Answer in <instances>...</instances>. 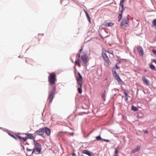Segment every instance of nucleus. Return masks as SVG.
I'll use <instances>...</instances> for the list:
<instances>
[{
	"label": "nucleus",
	"mask_w": 156,
	"mask_h": 156,
	"mask_svg": "<svg viewBox=\"0 0 156 156\" xmlns=\"http://www.w3.org/2000/svg\"><path fill=\"white\" fill-rule=\"evenodd\" d=\"M44 128H41L37 130L35 133L39 135L42 136L44 133Z\"/></svg>",
	"instance_id": "7"
},
{
	"label": "nucleus",
	"mask_w": 156,
	"mask_h": 156,
	"mask_svg": "<svg viewBox=\"0 0 156 156\" xmlns=\"http://www.w3.org/2000/svg\"><path fill=\"white\" fill-rule=\"evenodd\" d=\"M27 151H31L32 150H33V149H30L29 148L27 147Z\"/></svg>",
	"instance_id": "36"
},
{
	"label": "nucleus",
	"mask_w": 156,
	"mask_h": 156,
	"mask_svg": "<svg viewBox=\"0 0 156 156\" xmlns=\"http://www.w3.org/2000/svg\"><path fill=\"white\" fill-rule=\"evenodd\" d=\"M118 150L117 148H116L115 149L114 156H118Z\"/></svg>",
	"instance_id": "28"
},
{
	"label": "nucleus",
	"mask_w": 156,
	"mask_h": 156,
	"mask_svg": "<svg viewBox=\"0 0 156 156\" xmlns=\"http://www.w3.org/2000/svg\"><path fill=\"white\" fill-rule=\"evenodd\" d=\"M144 132L145 133H148V131L147 130H145V131H144Z\"/></svg>",
	"instance_id": "40"
},
{
	"label": "nucleus",
	"mask_w": 156,
	"mask_h": 156,
	"mask_svg": "<svg viewBox=\"0 0 156 156\" xmlns=\"http://www.w3.org/2000/svg\"><path fill=\"white\" fill-rule=\"evenodd\" d=\"M9 134L10 135V136L12 137V138H14V139H15L16 140H17L18 139V137H17L16 136H17V135H16V136H14V135L10 134V133H9Z\"/></svg>",
	"instance_id": "30"
},
{
	"label": "nucleus",
	"mask_w": 156,
	"mask_h": 156,
	"mask_svg": "<svg viewBox=\"0 0 156 156\" xmlns=\"http://www.w3.org/2000/svg\"><path fill=\"white\" fill-rule=\"evenodd\" d=\"M129 20L127 17L124 18L121 22L120 27L122 28L125 29L126 27H128L129 22Z\"/></svg>",
	"instance_id": "5"
},
{
	"label": "nucleus",
	"mask_w": 156,
	"mask_h": 156,
	"mask_svg": "<svg viewBox=\"0 0 156 156\" xmlns=\"http://www.w3.org/2000/svg\"><path fill=\"white\" fill-rule=\"evenodd\" d=\"M34 142L35 147L33 149L32 154H33V153L36 154H39L40 153L41 149V145L40 144L37 143L35 140H34Z\"/></svg>",
	"instance_id": "3"
},
{
	"label": "nucleus",
	"mask_w": 156,
	"mask_h": 156,
	"mask_svg": "<svg viewBox=\"0 0 156 156\" xmlns=\"http://www.w3.org/2000/svg\"><path fill=\"white\" fill-rule=\"evenodd\" d=\"M124 93L125 95V100L126 102H127L128 100L129 92L128 90L123 89Z\"/></svg>",
	"instance_id": "13"
},
{
	"label": "nucleus",
	"mask_w": 156,
	"mask_h": 156,
	"mask_svg": "<svg viewBox=\"0 0 156 156\" xmlns=\"http://www.w3.org/2000/svg\"><path fill=\"white\" fill-rule=\"evenodd\" d=\"M104 60L105 61V62H106L108 66H110L111 64V63L110 61L108 58Z\"/></svg>",
	"instance_id": "24"
},
{
	"label": "nucleus",
	"mask_w": 156,
	"mask_h": 156,
	"mask_svg": "<svg viewBox=\"0 0 156 156\" xmlns=\"http://www.w3.org/2000/svg\"><path fill=\"white\" fill-rule=\"evenodd\" d=\"M131 110L134 111H136L138 110V108L136 107L133 105L132 107Z\"/></svg>",
	"instance_id": "26"
},
{
	"label": "nucleus",
	"mask_w": 156,
	"mask_h": 156,
	"mask_svg": "<svg viewBox=\"0 0 156 156\" xmlns=\"http://www.w3.org/2000/svg\"><path fill=\"white\" fill-rule=\"evenodd\" d=\"M72 62H73V60H72Z\"/></svg>",
	"instance_id": "41"
},
{
	"label": "nucleus",
	"mask_w": 156,
	"mask_h": 156,
	"mask_svg": "<svg viewBox=\"0 0 156 156\" xmlns=\"http://www.w3.org/2000/svg\"><path fill=\"white\" fill-rule=\"evenodd\" d=\"M152 62H153L155 63V64H156V60L155 59H153L152 60Z\"/></svg>",
	"instance_id": "38"
},
{
	"label": "nucleus",
	"mask_w": 156,
	"mask_h": 156,
	"mask_svg": "<svg viewBox=\"0 0 156 156\" xmlns=\"http://www.w3.org/2000/svg\"><path fill=\"white\" fill-rule=\"evenodd\" d=\"M72 156H76V154L75 153H73L72 154Z\"/></svg>",
	"instance_id": "39"
},
{
	"label": "nucleus",
	"mask_w": 156,
	"mask_h": 156,
	"mask_svg": "<svg viewBox=\"0 0 156 156\" xmlns=\"http://www.w3.org/2000/svg\"><path fill=\"white\" fill-rule=\"evenodd\" d=\"M122 13L121 12V14H119L118 16V21L119 22L120 21L122 17Z\"/></svg>",
	"instance_id": "29"
},
{
	"label": "nucleus",
	"mask_w": 156,
	"mask_h": 156,
	"mask_svg": "<svg viewBox=\"0 0 156 156\" xmlns=\"http://www.w3.org/2000/svg\"><path fill=\"white\" fill-rule=\"evenodd\" d=\"M56 76L54 73H52L50 74L48 77V81L50 83L49 88H55L54 85L56 79Z\"/></svg>",
	"instance_id": "2"
},
{
	"label": "nucleus",
	"mask_w": 156,
	"mask_h": 156,
	"mask_svg": "<svg viewBox=\"0 0 156 156\" xmlns=\"http://www.w3.org/2000/svg\"><path fill=\"white\" fill-rule=\"evenodd\" d=\"M17 137H18L19 140L22 142H25L27 140V138L26 137H22L20 136H16Z\"/></svg>",
	"instance_id": "16"
},
{
	"label": "nucleus",
	"mask_w": 156,
	"mask_h": 156,
	"mask_svg": "<svg viewBox=\"0 0 156 156\" xmlns=\"http://www.w3.org/2000/svg\"><path fill=\"white\" fill-rule=\"evenodd\" d=\"M115 67H116V68L117 69H119L120 68V67H119L117 65V63H116V64L115 65Z\"/></svg>",
	"instance_id": "37"
},
{
	"label": "nucleus",
	"mask_w": 156,
	"mask_h": 156,
	"mask_svg": "<svg viewBox=\"0 0 156 156\" xmlns=\"http://www.w3.org/2000/svg\"><path fill=\"white\" fill-rule=\"evenodd\" d=\"M142 80L145 84L147 85H148L149 84V81L145 76H143L142 77Z\"/></svg>",
	"instance_id": "10"
},
{
	"label": "nucleus",
	"mask_w": 156,
	"mask_h": 156,
	"mask_svg": "<svg viewBox=\"0 0 156 156\" xmlns=\"http://www.w3.org/2000/svg\"><path fill=\"white\" fill-rule=\"evenodd\" d=\"M83 46L81 47V49L79 50V53L77 55L78 58L75 62V65H78V67L81 66V64L83 66H85L88 62L87 53L86 52H82L83 51Z\"/></svg>",
	"instance_id": "1"
},
{
	"label": "nucleus",
	"mask_w": 156,
	"mask_h": 156,
	"mask_svg": "<svg viewBox=\"0 0 156 156\" xmlns=\"http://www.w3.org/2000/svg\"><path fill=\"white\" fill-rule=\"evenodd\" d=\"M77 74L78 76L76 77L77 84V85H80L81 86V85H82L83 83V78L80 73L78 72Z\"/></svg>",
	"instance_id": "6"
},
{
	"label": "nucleus",
	"mask_w": 156,
	"mask_h": 156,
	"mask_svg": "<svg viewBox=\"0 0 156 156\" xmlns=\"http://www.w3.org/2000/svg\"><path fill=\"white\" fill-rule=\"evenodd\" d=\"M26 62L27 64L31 65L33 66L34 63V61L29 58H26Z\"/></svg>",
	"instance_id": "9"
},
{
	"label": "nucleus",
	"mask_w": 156,
	"mask_h": 156,
	"mask_svg": "<svg viewBox=\"0 0 156 156\" xmlns=\"http://www.w3.org/2000/svg\"><path fill=\"white\" fill-rule=\"evenodd\" d=\"M78 92L79 94H81L82 93V85H81V86H80V85H78Z\"/></svg>",
	"instance_id": "22"
},
{
	"label": "nucleus",
	"mask_w": 156,
	"mask_h": 156,
	"mask_svg": "<svg viewBox=\"0 0 156 156\" xmlns=\"http://www.w3.org/2000/svg\"><path fill=\"white\" fill-rule=\"evenodd\" d=\"M152 52L154 53V55L156 54V50H155L153 49L152 50Z\"/></svg>",
	"instance_id": "35"
},
{
	"label": "nucleus",
	"mask_w": 156,
	"mask_h": 156,
	"mask_svg": "<svg viewBox=\"0 0 156 156\" xmlns=\"http://www.w3.org/2000/svg\"><path fill=\"white\" fill-rule=\"evenodd\" d=\"M150 67L151 69L153 70H155V68L154 66L152 65V64H149Z\"/></svg>",
	"instance_id": "27"
},
{
	"label": "nucleus",
	"mask_w": 156,
	"mask_h": 156,
	"mask_svg": "<svg viewBox=\"0 0 156 156\" xmlns=\"http://www.w3.org/2000/svg\"><path fill=\"white\" fill-rule=\"evenodd\" d=\"M112 72L113 74L114 75H115L116 74H117V73H116V71L115 70H114L113 69H112Z\"/></svg>",
	"instance_id": "33"
},
{
	"label": "nucleus",
	"mask_w": 156,
	"mask_h": 156,
	"mask_svg": "<svg viewBox=\"0 0 156 156\" xmlns=\"http://www.w3.org/2000/svg\"><path fill=\"white\" fill-rule=\"evenodd\" d=\"M140 149V147H137L134 148L132 151V153H135L139 151Z\"/></svg>",
	"instance_id": "20"
},
{
	"label": "nucleus",
	"mask_w": 156,
	"mask_h": 156,
	"mask_svg": "<svg viewBox=\"0 0 156 156\" xmlns=\"http://www.w3.org/2000/svg\"><path fill=\"white\" fill-rule=\"evenodd\" d=\"M107 52L109 54V56L110 58H114V54L113 51L110 49H108L107 51Z\"/></svg>",
	"instance_id": "8"
},
{
	"label": "nucleus",
	"mask_w": 156,
	"mask_h": 156,
	"mask_svg": "<svg viewBox=\"0 0 156 156\" xmlns=\"http://www.w3.org/2000/svg\"><path fill=\"white\" fill-rule=\"evenodd\" d=\"M50 90L49 92L48 100L49 101V103L51 102L55 94V88H49Z\"/></svg>",
	"instance_id": "4"
},
{
	"label": "nucleus",
	"mask_w": 156,
	"mask_h": 156,
	"mask_svg": "<svg viewBox=\"0 0 156 156\" xmlns=\"http://www.w3.org/2000/svg\"><path fill=\"white\" fill-rule=\"evenodd\" d=\"M102 140L105 141H106V142H109V140H106V139H102Z\"/></svg>",
	"instance_id": "34"
},
{
	"label": "nucleus",
	"mask_w": 156,
	"mask_h": 156,
	"mask_svg": "<svg viewBox=\"0 0 156 156\" xmlns=\"http://www.w3.org/2000/svg\"><path fill=\"white\" fill-rule=\"evenodd\" d=\"M137 49L139 55L142 56L144 54V51L142 48L140 46H138Z\"/></svg>",
	"instance_id": "11"
},
{
	"label": "nucleus",
	"mask_w": 156,
	"mask_h": 156,
	"mask_svg": "<svg viewBox=\"0 0 156 156\" xmlns=\"http://www.w3.org/2000/svg\"><path fill=\"white\" fill-rule=\"evenodd\" d=\"M85 12L86 14V16H87V18L88 21H89V22L90 23H91V20H90V18L89 14L87 13V11H86L85 10Z\"/></svg>",
	"instance_id": "21"
},
{
	"label": "nucleus",
	"mask_w": 156,
	"mask_h": 156,
	"mask_svg": "<svg viewBox=\"0 0 156 156\" xmlns=\"http://www.w3.org/2000/svg\"><path fill=\"white\" fill-rule=\"evenodd\" d=\"M96 139L97 140L99 141L101 140H102V139H103L101 138L100 136H99L96 137Z\"/></svg>",
	"instance_id": "31"
},
{
	"label": "nucleus",
	"mask_w": 156,
	"mask_h": 156,
	"mask_svg": "<svg viewBox=\"0 0 156 156\" xmlns=\"http://www.w3.org/2000/svg\"><path fill=\"white\" fill-rule=\"evenodd\" d=\"M25 134L27 136L26 137L27 138V139L28 138H29L32 140H34V138L33 136L31 134L25 133Z\"/></svg>",
	"instance_id": "18"
},
{
	"label": "nucleus",
	"mask_w": 156,
	"mask_h": 156,
	"mask_svg": "<svg viewBox=\"0 0 156 156\" xmlns=\"http://www.w3.org/2000/svg\"><path fill=\"white\" fill-rule=\"evenodd\" d=\"M152 27H154L155 28H156V19H154L152 21Z\"/></svg>",
	"instance_id": "23"
},
{
	"label": "nucleus",
	"mask_w": 156,
	"mask_h": 156,
	"mask_svg": "<svg viewBox=\"0 0 156 156\" xmlns=\"http://www.w3.org/2000/svg\"><path fill=\"white\" fill-rule=\"evenodd\" d=\"M114 24V23H112V22H110V23H106L105 24V26L107 27H111Z\"/></svg>",
	"instance_id": "25"
},
{
	"label": "nucleus",
	"mask_w": 156,
	"mask_h": 156,
	"mask_svg": "<svg viewBox=\"0 0 156 156\" xmlns=\"http://www.w3.org/2000/svg\"><path fill=\"white\" fill-rule=\"evenodd\" d=\"M105 94H103L101 95V98L103 100V101H105Z\"/></svg>",
	"instance_id": "32"
},
{
	"label": "nucleus",
	"mask_w": 156,
	"mask_h": 156,
	"mask_svg": "<svg viewBox=\"0 0 156 156\" xmlns=\"http://www.w3.org/2000/svg\"><path fill=\"white\" fill-rule=\"evenodd\" d=\"M114 76L119 82H120L122 81L121 80L119 76L117 73L114 75Z\"/></svg>",
	"instance_id": "19"
},
{
	"label": "nucleus",
	"mask_w": 156,
	"mask_h": 156,
	"mask_svg": "<svg viewBox=\"0 0 156 156\" xmlns=\"http://www.w3.org/2000/svg\"><path fill=\"white\" fill-rule=\"evenodd\" d=\"M125 0H121L120 3V5L122 8L121 12L123 13L124 9V2Z\"/></svg>",
	"instance_id": "17"
},
{
	"label": "nucleus",
	"mask_w": 156,
	"mask_h": 156,
	"mask_svg": "<svg viewBox=\"0 0 156 156\" xmlns=\"http://www.w3.org/2000/svg\"><path fill=\"white\" fill-rule=\"evenodd\" d=\"M106 52L107 51L105 50L104 51H103L102 52V56L104 60L108 58L106 54Z\"/></svg>",
	"instance_id": "15"
},
{
	"label": "nucleus",
	"mask_w": 156,
	"mask_h": 156,
	"mask_svg": "<svg viewBox=\"0 0 156 156\" xmlns=\"http://www.w3.org/2000/svg\"><path fill=\"white\" fill-rule=\"evenodd\" d=\"M82 153L86 154L89 156H93L94 155V154L91 152L87 150H83L82 151Z\"/></svg>",
	"instance_id": "12"
},
{
	"label": "nucleus",
	"mask_w": 156,
	"mask_h": 156,
	"mask_svg": "<svg viewBox=\"0 0 156 156\" xmlns=\"http://www.w3.org/2000/svg\"><path fill=\"white\" fill-rule=\"evenodd\" d=\"M44 133L45 132L46 134L48 136H49L51 133V130L48 128L45 127H44Z\"/></svg>",
	"instance_id": "14"
}]
</instances>
